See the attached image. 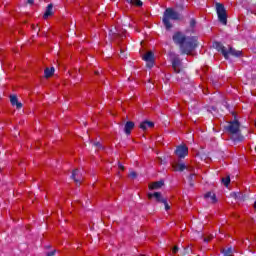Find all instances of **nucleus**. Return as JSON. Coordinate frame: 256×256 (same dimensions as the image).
<instances>
[{"label":"nucleus","mask_w":256,"mask_h":256,"mask_svg":"<svg viewBox=\"0 0 256 256\" xmlns=\"http://www.w3.org/2000/svg\"><path fill=\"white\" fill-rule=\"evenodd\" d=\"M176 45H180L182 53L189 55L197 47V39L194 37H186L182 32H175L172 37Z\"/></svg>","instance_id":"f257e3e1"},{"label":"nucleus","mask_w":256,"mask_h":256,"mask_svg":"<svg viewBox=\"0 0 256 256\" xmlns=\"http://www.w3.org/2000/svg\"><path fill=\"white\" fill-rule=\"evenodd\" d=\"M180 17L179 12L175 11L173 8L166 9L163 15V24L166 29H171V27H173L171 21H179Z\"/></svg>","instance_id":"f03ea898"},{"label":"nucleus","mask_w":256,"mask_h":256,"mask_svg":"<svg viewBox=\"0 0 256 256\" xmlns=\"http://www.w3.org/2000/svg\"><path fill=\"white\" fill-rule=\"evenodd\" d=\"M214 47H216L217 51H221L222 55L225 57V59H229V54L234 55L235 57H241V51L235 50L234 48L230 47L229 51L225 46H223L222 43L216 42L214 44Z\"/></svg>","instance_id":"7ed1b4c3"},{"label":"nucleus","mask_w":256,"mask_h":256,"mask_svg":"<svg viewBox=\"0 0 256 256\" xmlns=\"http://www.w3.org/2000/svg\"><path fill=\"white\" fill-rule=\"evenodd\" d=\"M216 13L220 23H222V25H227V10H225V6L223 4L216 3Z\"/></svg>","instance_id":"20e7f679"},{"label":"nucleus","mask_w":256,"mask_h":256,"mask_svg":"<svg viewBox=\"0 0 256 256\" xmlns=\"http://www.w3.org/2000/svg\"><path fill=\"white\" fill-rule=\"evenodd\" d=\"M153 197H155L158 203H163L165 205L166 211H169V209H171V206H169V203H167V200L161 197L160 192H155L154 194H151V193L148 194V199H153Z\"/></svg>","instance_id":"39448f33"},{"label":"nucleus","mask_w":256,"mask_h":256,"mask_svg":"<svg viewBox=\"0 0 256 256\" xmlns=\"http://www.w3.org/2000/svg\"><path fill=\"white\" fill-rule=\"evenodd\" d=\"M175 154L177 157H179V159H185V157L189 155V148L186 145L177 146Z\"/></svg>","instance_id":"423d86ee"},{"label":"nucleus","mask_w":256,"mask_h":256,"mask_svg":"<svg viewBox=\"0 0 256 256\" xmlns=\"http://www.w3.org/2000/svg\"><path fill=\"white\" fill-rule=\"evenodd\" d=\"M239 127V121L235 120L228 124L227 130L229 131V133H231V135H239Z\"/></svg>","instance_id":"0eeeda50"},{"label":"nucleus","mask_w":256,"mask_h":256,"mask_svg":"<svg viewBox=\"0 0 256 256\" xmlns=\"http://www.w3.org/2000/svg\"><path fill=\"white\" fill-rule=\"evenodd\" d=\"M142 59L143 61H146L148 67H153V62L155 61V55L151 51L146 52L143 55Z\"/></svg>","instance_id":"6e6552de"},{"label":"nucleus","mask_w":256,"mask_h":256,"mask_svg":"<svg viewBox=\"0 0 256 256\" xmlns=\"http://www.w3.org/2000/svg\"><path fill=\"white\" fill-rule=\"evenodd\" d=\"M172 67L175 73H181V60L179 58H174L172 61Z\"/></svg>","instance_id":"1a4fd4ad"},{"label":"nucleus","mask_w":256,"mask_h":256,"mask_svg":"<svg viewBox=\"0 0 256 256\" xmlns=\"http://www.w3.org/2000/svg\"><path fill=\"white\" fill-rule=\"evenodd\" d=\"M204 197L208 203L215 204L217 202V196L213 192H207Z\"/></svg>","instance_id":"9d476101"},{"label":"nucleus","mask_w":256,"mask_h":256,"mask_svg":"<svg viewBox=\"0 0 256 256\" xmlns=\"http://www.w3.org/2000/svg\"><path fill=\"white\" fill-rule=\"evenodd\" d=\"M72 177H73L75 183H81V181H83V175L81 174V171L78 169L73 171Z\"/></svg>","instance_id":"9b49d317"},{"label":"nucleus","mask_w":256,"mask_h":256,"mask_svg":"<svg viewBox=\"0 0 256 256\" xmlns=\"http://www.w3.org/2000/svg\"><path fill=\"white\" fill-rule=\"evenodd\" d=\"M10 102H11V105H13V107H16V109H21V107H23V104L19 102V100L17 99V96L15 95L10 96Z\"/></svg>","instance_id":"f8f14e48"},{"label":"nucleus","mask_w":256,"mask_h":256,"mask_svg":"<svg viewBox=\"0 0 256 256\" xmlns=\"http://www.w3.org/2000/svg\"><path fill=\"white\" fill-rule=\"evenodd\" d=\"M155 127V123L151 121H144L140 124V129L142 131H147V129H153Z\"/></svg>","instance_id":"ddd939ff"},{"label":"nucleus","mask_w":256,"mask_h":256,"mask_svg":"<svg viewBox=\"0 0 256 256\" xmlns=\"http://www.w3.org/2000/svg\"><path fill=\"white\" fill-rule=\"evenodd\" d=\"M134 127H135V123H133L131 121L126 122L125 127H124V131H125L126 135H131V131H133Z\"/></svg>","instance_id":"4468645a"},{"label":"nucleus","mask_w":256,"mask_h":256,"mask_svg":"<svg viewBox=\"0 0 256 256\" xmlns=\"http://www.w3.org/2000/svg\"><path fill=\"white\" fill-rule=\"evenodd\" d=\"M164 185L163 181H158V182H152L149 184V189H161V187Z\"/></svg>","instance_id":"2eb2a0df"},{"label":"nucleus","mask_w":256,"mask_h":256,"mask_svg":"<svg viewBox=\"0 0 256 256\" xmlns=\"http://www.w3.org/2000/svg\"><path fill=\"white\" fill-rule=\"evenodd\" d=\"M51 15H53V4L48 5L43 17L44 19H47L51 17Z\"/></svg>","instance_id":"dca6fc26"},{"label":"nucleus","mask_w":256,"mask_h":256,"mask_svg":"<svg viewBox=\"0 0 256 256\" xmlns=\"http://www.w3.org/2000/svg\"><path fill=\"white\" fill-rule=\"evenodd\" d=\"M172 168L174 169V171H185V169H187V166H185V164L175 163L172 165Z\"/></svg>","instance_id":"f3484780"},{"label":"nucleus","mask_w":256,"mask_h":256,"mask_svg":"<svg viewBox=\"0 0 256 256\" xmlns=\"http://www.w3.org/2000/svg\"><path fill=\"white\" fill-rule=\"evenodd\" d=\"M53 73H55V68H46L44 70V75L47 79H49V77H53Z\"/></svg>","instance_id":"a211bd4d"},{"label":"nucleus","mask_w":256,"mask_h":256,"mask_svg":"<svg viewBox=\"0 0 256 256\" xmlns=\"http://www.w3.org/2000/svg\"><path fill=\"white\" fill-rule=\"evenodd\" d=\"M128 3H131V5H136V7H141L143 5V2L141 0H127Z\"/></svg>","instance_id":"6ab92c4d"},{"label":"nucleus","mask_w":256,"mask_h":256,"mask_svg":"<svg viewBox=\"0 0 256 256\" xmlns=\"http://www.w3.org/2000/svg\"><path fill=\"white\" fill-rule=\"evenodd\" d=\"M222 183L225 187H229V183H231V178L229 176L222 178Z\"/></svg>","instance_id":"aec40b11"},{"label":"nucleus","mask_w":256,"mask_h":256,"mask_svg":"<svg viewBox=\"0 0 256 256\" xmlns=\"http://www.w3.org/2000/svg\"><path fill=\"white\" fill-rule=\"evenodd\" d=\"M223 253L225 256H231V255H233V249H231V248L225 249V250H223Z\"/></svg>","instance_id":"412c9836"},{"label":"nucleus","mask_w":256,"mask_h":256,"mask_svg":"<svg viewBox=\"0 0 256 256\" xmlns=\"http://www.w3.org/2000/svg\"><path fill=\"white\" fill-rule=\"evenodd\" d=\"M129 177H131L132 179H135V177H137V173L136 172H130Z\"/></svg>","instance_id":"4be33fe9"},{"label":"nucleus","mask_w":256,"mask_h":256,"mask_svg":"<svg viewBox=\"0 0 256 256\" xmlns=\"http://www.w3.org/2000/svg\"><path fill=\"white\" fill-rule=\"evenodd\" d=\"M211 239H213V236H208V237H205L204 238V241L206 242V243H209V241H211Z\"/></svg>","instance_id":"5701e85b"},{"label":"nucleus","mask_w":256,"mask_h":256,"mask_svg":"<svg viewBox=\"0 0 256 256\" xmlns=\"http://www.w3.org/2000/svg\"><path fill=\"white\" fill-rule=\"evenodd\" d=\"M177 251H179V248L177 246H174L172 249L173 255L177 254Z\"/></svg>","instance_id":"b1692460"},{"label":"nucleus","mask_w":256,"mask_h":256,"mask_svg":"<svg viewBox=\"0 0 256 256\" xmlns=\"http://www.w3.org/2000/svg\"><path fill=\"white\" fill-rule=\"evenodd\" d=\"M119 169H121V171H125V167L123 165H119Z\"/></svg>","instance_id":"393cba45"},{"label":"nucleus","mask_w":256,"mask_h":256,"mask_svg":"<svg viewBox=\"0 0 256 256\" xmlns=\"http://www.w3.org/2000/svg\"><path fill=\"white\" fill-rule=\"evenodd\" d=\"M54 255H55V251H52V252L47 254V256H54Z\"/></svg>","instance_id":"a878e982"},{"label":"nucleus","mask_w":256,"mask_h":256,"mask_svg":"<svg viewBox=\"0 0 256 256\" xmlns=\"http://www.w3.org/2000/svg\"><path fill=\"white\" fill-rule=\"evenodd\" d=\"M191 25H192V27H193V25H195V20H191Z\"/></svg>","instance_id":"bb28decb"},{"label":"nucleus","mask_w":256,"mask_h":256,"mask_svg":"<svg viewBox=\"0 0 256 256\" xmlns=\"http://www.w3.org/2000/svg\"><path fill=\"white\" fill-rule=\"evenodd\" d=\"M28 3H33V0H28Z\"/></svg>","instance_id":"cd10ccee"}]
</instances>
